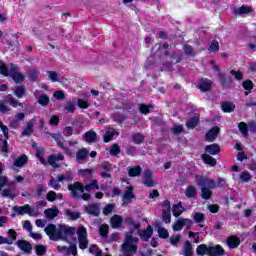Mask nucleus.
Instances as JSON below:
<instances>
[{
	"label": "nucleus",
	"instance_id": "nucleus-1",
	"mask_svg": "<svg viewBox=\"0 0 256 256\" xmlns=\"http://www.w3.org/2000/svg\"><path fill=\"white\" fill-rule=\"evenodd\" d=\"M93 190H99V181L92 180L91 183L86 184L85 186L81 182H74L73 184L68 185V191L71 192V197L73 199H80L81 194L87 191L88 193Z\"/></svg>",
	"mask_w": 256,
	"mask_h": 256
},
{
	"label": "nucleus",
	"instance_id": "nucleus-2",
	"mask_svg": "<svg viewBox=\"0 0 256 256\" xmlns=\"http://www.w3.org/2000/svg\"><path fill=\"white\" fill-rule=\"evenodd\" d=\"M197 185L201 189V197L206 201L213 197V191H211V189H215V187H217L215 180L208 177H200L197 180Z\"/></svg>",
	"mask_w": 256,
	"mask_h": 256
},
{
	"label": "nucleus",
	"instance_id": "nucleus-3",
	"mask_svg": "<svg viewBox=\"0 0 256 256\" xmlns=\"http://www.w3.org/2000/svg\"><path fill=\"white\" fill-rule=\"evenodd\" d=\"M8 105H11V107L17 108V107H22L23 108V103L19 102L13 95H8L4 100L0 101V113H9L11 111V108Z\"/></svg>",
	"mask_w": 256,
	"mask_h": 256
},
{
	"label": "nucleus",
	"instance_id": "nucleus-4",
	"mask_svg": "<svg viewBox=\"0 0 256 256\" xmlns=\"http://www.w3.org/2000/svg\"><path fill=\"white\" fill-rule=\"evenodd\" d=\"M78 235V247L82 251H85L89 247V240L87 239V228L85 226H79L77 229Z\"/></svg>",
	"mask_w": 256,
	"mask_h": 256
},
{
	"label": "nucleus",
	"instance_id": "nucleus-5",
	"mask_svg": "<svg viewBox=\"0 0 256 256\" xmlns=\"http://www.w3.org/2000/svg\"><path fill=\"white\" fill-rule=\"evenodd\" d=\"M131 236H125V241L122 244V256H133L137 253V246L131 243Z\"/></svg>",
	"mask_w": 256,
	"mask_h": 256
},
{
	"label": "nucleus",
	"instance_id": "nucleus-6",
	"mask_svg": "<svg viewBox=\"0 0 256 256\" xmlns=\"http://www.w3.org/2000/svg\"><path fill=\"white\" fill-rule=\"evenodd\" d=\"M44 231L46 235L49 237L50 241H59L61 239V230L57 228L55 224H48Z\"/></svg>",
	"mask_w": 256,
	"mask_h": 256
},
{
	"label": "nucleus",
	"instance_id": "nucleus-7",
	"mask_svg": "<svg viewBox=\"0 0 256 256\" xmlns=\"http://www.w3.org/2000/svg\"><path fill=\"white\" fill-rule=\"evenodd\" d=\"M77 233L76 227H70L67 225H60V239H63V241H67L68 239H71Z\"/></svg>",
	"mask_w": 256,
	"mask_h": 256
},
{
	"label": "nucleus",
	"instance_id": "nucleus-8",
	"mask_svg": "<svg viewBox=\"0 0 256 256\" xmlns=\"http://www.w3.org/2000/svg\"><path fill=\"white\" fill-rule=\"evenodd\" d=\"M213 87V81L209 78H200L198 81L197 88L201 91V93H207L211 91Z\"/></svg>",
	"mask_w": 256,
	"mask_h": 256
},
{
	"label": "nucleus",
	"instance_id": "nucleus-9",
	"mask_svg": "<svg viewBox=\"0 0 256 256\" xmlns=\"http://www.w3.org/2000/svg\"><path fill=\"white\" fill-rule=\"evenodd\" d=\"M164 55L166 59H171V61H175L174 63L177 65V63H181L183 61V52L181 50L179 51H173L172 53L169 52V50L164 51Z\"/></svg>",
	"mask_w": 256,
	"mask_h": 256
},
{
	"label": "nucleus",
	"instance_id": "nucleus-10",
	"mask_svg": "<svg viewBox=\"0 0 256 256\" xmlns=\"http://www.w3.org/2000/svg\"><path fill=\"white\" fill-rule=\"evenodd\" d=\"M16 246L20 251H23V253H26V255H31L33 251V245H31V242L27 240H17Z\"/></svg>",
	"mask_w": 256,
	"mask_h": 256
},
{
	"label": "nucleus",
	"instance_id": "nucleus-11",
	"mask_svg": "<svg viewBox=\"0 0 256 256\" xmlns=\"http://www.w3.org/2000/svg\"><path fill=\"white\" fill-rule=\"evenodd\" d=\"M117 137H119V131L115 128L108 127L105 135L103 136V141L104 143H111V141H113V139H117Z\"/></svg>",
	"mask_w": 256,
	"mask_h": 256
},
{
	"label": "nucleus",
	"instance_id": "nucleus-12",
	"mask_svg": "<svg viewBox=\"0 0 256 256\" xmlns=\"http://www.w3.org/2000/svg\"><path fill=\"white\" fill-rule=\"evenodd\" d=\"M214 71H218L217 79L221 85V87H229L231 85V82L227 81V75L224 72H221L218 65H213Z\"/></svg>",
	"mask_w": 256,
	"mask_h": 256
},
{
	"label": "nucleus",
	"instance_id": "nucleus-13",
	"mask_svg": "<svg viewBox=\"0 0 256 256\" xmlns=\"http://www.w3.org/2000/svg\"><path fill=\"white\" fill-rule=\"evenodd\" d=\"M219 133H221V128H219V126L212 127L205 135L206 141H208V143H213L217 137H219Z\"/></svg>",
	"mask_w": 256,
	"mask_h": 256
},
{
	"label": "nucleus",
	"instance_id": "nucleus-14",
	"mask_svg": "<svg viewBox=\"0 0 256 256\" xmlns=\"http://www.w3.org/2000/svg\"><path fill=\"white\" fill-rule=\"evenodd\" d=\"M204 151L207 155H219L221 153V146L218 143L209 144L204 147Z\"/></svg>",
	"mask_w": 256,
	"mask_h": 256
},
{
	"label": "nucleus",
	"instance_id": "nucleus-15",
	"mask_svg": "<svg viewBox=\"0 0 256 256\" xmlns=\"http://www.w3.org/2000/svg\"><path fill=\"white\" fill-rule=\"evenodd\" d=\"M139 237L141 241L147 242L153 237V227L148 225L146 229L139 232Z\"/></svg>",
	"mask_w": 256,
	"mask_h": 256
},
{
	"label": "nucleus",
	"instance_id": "nucleus-16",
	"mask_svg": "<svg viewBox=\"0 0 256 256\" xmlns=\"http://www.w3.org/2000/svg\"><path fill=\"white\" fill-rule=\"evenodd\" d=\"M191 219L179 218L172 226L173 231H182L185 225H190Z\"/></svg>",
	"mask_w": 256,
	"mask_h": 256
},
{
	"label": "nucleus",
	"instance_id": "nucleus-17",
	"mask_svg": "<svg viewBox=\"0 0 256 256\" xmlns=\"http://www.w3.org/2000/svg\"><path fill=\"white\" fill-rule=\"evenodd\" d=\"M225 255V249L221 245L210 246L208 248V256H223Z\"/></svg>",
	"mask_w": 256,
	"mask_h": 256
},
{
	"label": "nucleus",
	"instance_id": "nucleus-18",
	"mask_svg": "<svg viewBox=\"0 0 256 256\" xmlns=\"http://www.w3.org/2000/svg\"><path fill=\"white\" fill-rule=\"evenodd\" d=\"M226 243L229 249H237L241 245V239L235 235H231L226 239Z\"/></svg>",
	"mask_w": 256,
	"mask_h": 256
},
{
	"label": "nucleus",
	"instance_id": "nucleus-19",
	"mask_svg": "<svg viewBox=\"0 0 256 256\" xmlns=\"http://www.w3.org/2000/svg\"><path fill=\"white\" fill-rule=\"evenodd\" d=\"M89 157V150L87 148L78 149L76 152V162L81 165L85 159Z\"/></svg>",
	"mask_w": 256,
	"mask_h": 256
},
{
	"label": "nucleus",
	"instance_id": "nucleus-20",
	"mask_svg": "<svg viewBox=\"0 0 256 256\" xmlns=\"http://www.w3.org/2000/svg\"><path fill=\"white\" fill-rule=\"evenodd\" d=\"M85 211L88 215L92 217H99L101 215V210L99 209V205L97 204H89L86 206Z\"/></svg>",
	"mask_w": 256,
	"mask_h": 256
},
{
	"label": "nucleus",
	"instance_id": "nucleus-21",
	"mask_svg": "<svg viewBox=\"0 0 256 256\" xmlns=\"http://www.w3.org/2000/svg\"><path fill=\"white\" fill-rule=\"evenodd\" d=\"M58 251L63 253L67 251V255L77 256V244H71L69 247L67 246H58Z\"/></svg>",
	"mask_w": 256,
	"mask_h": 256
},
{
	"label": "nucleus",
	"instance_id": "nucleus-22",
	"mask_svg": "<svg viewBox=\"0 0 256 256\" xmlns=\"http://www.w3.org/2000/svg\"><path fill=\"white\" fill-rule=\"evenodd\" d=\"M249 13H253V7L248 5H242L234 9V15H249Z\"/></svg>",
	"mask_w": 256,
	"mask_h": 256
},
{
	"label": "nucleus",
	"instance_id": "nucleus-23",
	"mask_svg": "<svg viewBox=\"0 0 256 256\" xmlns=\"http://www.w3.org/2000/svg\"><path fill=\"white\" fill-rule=\"evenodd\" d=\"M33 127H35V118L27 122L25 129L22 131V137H30L33 133Z\"/></svg>",
	"mask_w": 256,
	"mask_h": 256
},
{
	"label": "nucleus",
	"instance_id": "nucleus-24",
	"mask_svg": "<svg viewBox=\"0 0 256 256\" xmlns=\"http://www.w3.org/2000/svg\"><path fill=\"white\" fill-rule=\"evenodd\" d=\"M112 229H119L123 225V218L120 215L115 214L110 219Z\"/></svg>",
	"mask_w": 256,
	"mask_h": 256
},
{
	"label": "nucleus",
	"instance_id": "nucleus-25",
	"mask_svg": "<svg viewBox=\"0 0 256 256\" xmlns=\"http://www.w3.org/2000/svg\"><path fill=\"white\" fill-rule=\"evenodd\" d=\"M201 159L205 165H209L210 167H215L217 165V159L209 154H202Z\"/></svg>",
	"mask_w": 256,
	"mask_h": 256
},
{
	"label": "nucleus",
	"instance_id": "nucleus-26",
	"mask_svg": "<svg viewBox=\"0 0 256 256\" xmlns=\"http://www.w3.org/2000/svg\"><path fill=\"white\" fill-rule=\"evenodd\" d=\"M161 48L162 49H169V44L168 43H164L163 45H161V43H157L154 45V47L152 48V55L154 57H161Z\"/></svg>",
	"mask_w": 256,
	"mask_h": 256
},
{
	"label": "nucleus",
	"instance_id": "nucleus-27",
	"mask_svg": "<svg viewBox=\"0 0 256 256\" xmlns=\"http://www.w3.org/2000/svg\"><path fill=\"white\" fill-rule=\"evenodd\" d=\"M84 139L86 143H89V145H91V143H95V141H97V132L93 130L87 131L84 134Z\"/></svg>",
	"mask_w": 256,
	"mask_h": 256
},
{
	"label": "nucleus",
	"instance_id": "nucleus-28",
	"mask_svg": "<svg viewBox=\"0 0 256 256\" xmlns=\"http://www.w3.org/2000/svg\"><path fill=\"white\" fill-rule=\"evenodd\" d=\"M44 215L47 219H55L59 215V208L56 206L53 208H48L44 211Z\"/></svg>",
	"mask_w": 256,
	"mask_h": 256
},
{
	"label": "nucleus",
	"instance_id": "nucleus-29",
	"mask_svg": "<svg viewBox=\"0 0 256 256\" xmlns=\"http://www.w3.org/2000/svg\"><path fill=\"white\" fill-rule=\"evenodd\" d=\"M29 162V157L27 155H21L20 157L16 158L14 161V167H25Z\"/></svg>",
	"mask_w": 256,
	"mask_h": 256
},
{
	"label": "nucleus",
	"instance_id": "nucleus-30",
	"mask_svg": "<svg viewBox=\"0 0 256 256\" xmlns=\"http://www.w3.org/2000/svg\"><path fill=\"white\" fill-rule=\"evenodd\" d=\"M13 211L18 215H28L30 211V205L26 204L24 206H14Z\"/></svg>",
	"mask_w": 256,
	"mask_h": 256
},
{
	"label": "nucleus",
	"instance_id": "nucleus-31",
	"mask_svg": "<svg viewBox=\"0 0 256 256\" xmlns=\"http://www.w3.org/2000/svg\"><path fill=\"white\" fill-rule=\"evenodd\" d=\"M155 227L157 228L160 239H169V231L166 228L161 227L160 223H157Z\"/></svg>",
	"mask_w": 256,
	"mask_h": 256
},
{
	"label": "nucleus",
	"instance_id": "nucleus-32",
	"mask_svg": "<svg viewBox=\"0 0 256 256\" xmlns=\"http://www.w3.org/2000/svg\"><path fill=\"white\" fill-rule=\"evenodd\" d=\"M184 193L188 199H195V197H197V188L193 185H189Z\"/></svg>",
	"mask_w": 256,
	"mask_h": 256
},
{
	"label": "nucleus",
	"instance_id": "nucleus-33",
	"mask_svg": "<svg viewBox=\"0 0 256 256\" xmlns=\"http://www.w3.org/2000/svg\"><path fill=\"white\" fill-rule=\"evenodd\" d=\"M221 107L224 113H233V111H235V105L233 102L224 101L222 102Z\"/></svg>",
	"mask_w": 256,
	"mask_h": 256
},
{
	"label": "nucleus",
	"instance_id": "nucleus-34",
	"mask_svg": "<svg viewBox=\"0 0 256 256\" xmlns=\"http://www.w3.org/2000/svg\"><path fill=\"white\" fill-rule=\"evenodd\" d=\"M10 77L16 84L23 83V81H25V74L19 73L17 71L11 72Z\"/></svg>",
	"mask_w": 256,
	"mask_h": 256
},
{
	"label": "nucleus",
	"instance_id": "nucleus-35",
	"mask_svg": "<svg viewBox=\"0 0 256 256\" xmlns=\"http://www.w3.org/2000/svg\"><path fill=\"white\" fill-rule=\"evenodd\" d=\"M242 87L245 90L244 95H249V91H252V89L255 87V84H253V81L250 79L244 80L242 82Z\"/></svg>",
	"mask_w": 256,
	"mask_h": 256
},
{
	"label": "nucleus",
	"instance_id": "nucleus-36",
	"mask_svg": "<svg viewBox=\"0 0 256 256\" xmlns=\"http://www.w3.org/2000/svg\"><path fill=\"white\" fill-rule=\"evenodd\" d=\"M131 199H135V194L133 193V186H127L123 194V201H131Z\"/></svg>",
	"mask_w": 256,
	"mask_h": 256
},
{
	"label": "nucleus",
	"instance_id": "nucleus-37",
	"mask_svg": "<svg viewBox=\"0 0 256 256\" xmlns=\"http://www.w3.org/2000/svg\"><path fill=\"white\" fill-rule=\"evenodd\" d=\"M56 181H58L59 183H63V181L71 182L73 181V173H71V171H67L65 175L60 174L57 176Z\"/></svg>",
	"mask_w": 256,
	"mask_h": 256
},
{
	"label": "nucleus",
	"instance_id": "nucleus-38",
	"mask_svg": "<svg viewBox=\"0 0 256 256\" xmlns=\"http://www.w3.org/2000/svg\"><path fill=\"white\" fill-rule=\"evenodd\" d=\"M196 255L205 256L209 255V247L206 244H200L196 248Z\"/></svg>",
	"mask_w": 256,
	"mask_h": 256
},
{
	"label": "nucleus",
	"instance_id": "nucleus-39",
	"mask_svg": "<svg viewBox=\"0 0 256 256\" xmlns=\"http://www.w3.org/2000/svg\"><path fill=\"white\" fill-rule=\"evenodd\" d=\"M28 77H29V81H31V83L37 82L39 79V71H37V69H35V68H31L28 71Z\"/></svg>",
	"mask_w": 256,
	"mask_h": 256
},
{
	"label": "nucleus",
	"instance_id": "nucleus-40",
	"mask_svg": "<svg viewBox=\"0 0 256 256\" xmlns=\"http://www.w3.org/2000/svg\"><path fill=\"white\" fill-rule=\"evenodd\" d=\"M172 213L174 217H180L183 214V203L179 202L178 204L173 205Z\"/></svg>",
	"mask_w": 256,
	"mask_h": 256
},
{
	"label": "nucleus",
	"instance_id": "nucleus-41",
	"mask_svg": "<svg viewBox=\"0 0 256 256\" xmlns=\"http://www.w3.org/2000/svg\"><path fill=\"white\" fill-rule=\"evenodd\" d=\"M25 93H27V90L25 89V86H16L14 90V95L18 99H23L25 97Z\"/></svg>",
	"mask_w": 256,
	"mask_h": 256
},
{
	"label": "nucleus",
	"instance_id": "nucleus-42",
	"mask_svg": "<svg viewBox=\"0 0 256 256\" xmlns=\"http://www.w3.org/2000/svg\"><path fill=\"white\" fill-rule=\"evenodd\" d=\"M141 171H143L141 166H135L128 170V175L129 177H140Z\"/></svg>",
	"mask_w": 256,
	"mask_h": 256
},
{
	"label": "nucleus",
	"instance_id": "nucleus-43",
	"mask_svg": "<svg viewBox=\"0 0 256 256\" xmlns=\"http://www.w3.org/2000/svg\"><path fill=\"white\" fill-rule=\"evenodd\" d=\"M238 129L242 133L243 137H249V126L245 122H240L238 124Z\"/></svg>",
	"mask_w": 256,
	"mask_h": 256
},
{
	"label": "nucleus",
	"instance_id": "nucleus-44",
	"mask_svg": "<svg viewBox=\"0 0 256 256\" xmlns=\"http://www.w3.org/2000/svg\"><path fill=\"white\" fill-rule=\"evenodd\" d=\"M89 253H91V255H95V256H103V250H101L99 248V246H97V244L90 245Z\"/></svg>",
	"mask_w": 256,
	"mask_h": 256
},
{
	"label": "nucleus",
	"instance_id": "nucleus-45",
	"mask_svg": "<svg viewBox=\"0 0 256 256\" xmlns=\"http://www.w3.org/2000/svg\"><path fill=\"white\" fill-rule=\"evenodd\" d=\"M145 141V136L141 133H134L132 134V142L135 143V145H141Z\"/></svg>",
	"mask_w": 256,
	"mask_h": 256
},
{
	"label": "nucleus",
	"instance_id": "nucleus-46",
	"mask_svg": "<svg viewBox=\"0 0 256 256\" xmlns=\"http://www.w3.org/2000/svg\"><path fill=\"white\" fill-rule=\"evenodd\" d=\"M153 104H140L139 105V111L140 113H142L143 115H149V113H151V109H153Z\"/></svg>",
	"mask_w": 256,
	"mask_h": 256
},
{
	"label": "nucleus",
	"instance_id": "nucleus-47",
	"mask_svg": "<svg viewBox=\"0 0 256 256\" xmlns=\"http://www.w3.org/2000/svg\"><path fill=\"white\" fill-rule=\"evenodd\" d=\"M184 256H193V244L189 240L184 244Z\"/></svg>",
	"mask_w": 256,
	"mask_h": 256
},
{
	"label": "nucleus",
	"instance_id": "nucleus-48",
	"mask_svg": "<svg viewBox=\"0 0 256 256\" xmlns=\"http://www.w3.org/2000/svg\"><path fill=\"white\" fill-rule=\"evenodd\" d=\"M199 125V116H194L189 121L186 122V127L188 129H195Z\"/></svg>",
	"mask_w": 256,
	"mask_h": 256
},
{
	"label": "nucleus",
	"instance_id": "nucleus-49",
	"mask_svg": "<svg viewBox=\"0 0 256 256\" xmlns=\"http://www.w3.org/2000/svg\"><path fill=\"white\" fill-rule=\"evenodd\" d=\"M38 103L42 107H47V105L50 103L49 96L47 94H41L38 98Z\"/></svg>",
	"mask_w": 256,
	"mask_h": 256
},
{
	"label": "nucleus",
	"instance_id": "nucleus-50",
	"mask_svg": "<svg viewBox=\"0 0 256 256\" xmlns=\"http://www.w3.org/2000/svg\"><path fill=\"white\" fill-rule=\"evenodd\" d=\"M0 75L9 77V68L7 67V64L3 62V60H0Z\"/></svg>",
	"mask_w": 256,
	"mask_h": 256
},
{
	"label": "nucleus",
	"instance_id": "nucleus-51",
	"mask_svg": "<svg viewBox=\"0 0 256 256\" xmlns=\"http://www.w3.org/2000/svg\"><path fill=\"white\" fill-rule=\"evenodd\" d=\"M162 220L166 224L171 223V210L169 209L162 210Z\"/></svg>",
	"mask_w": 256,
	"mask_h": 256
},
{
	"label": "nucleus",
	"instance_id": "nucleus-52",
	"mask_svg": "<svg viewBox=\"0 0 256 256\" xmlns=\"http://www.w3.org/2000/svg\"><path fill=\"white\" fill-rule=\"evenodd\" d=\"M35 252L37 256H43L47 254V246L45 245H36Z\"/></svg>",
	"mask_w": 256,
	"mask_h": 256
},
{
	"label": "nucleus",
	"instance_id": "nucleus-53",
	"mask_svg": "<svg viewBox=\"0 0 256 256\" xmlns=\"http://www.w3.org/2000/svg\"><path fill=\"white\" fill-rule=\"evenodd\" d=\"M251 179H253V176H251V173H249L247 171L241 172L240 181H242V183H249V181H251Z\"/></svg>",
	"mask_w": 256,
	"mask_h": 256
},
{
	"label": "nucleus",
	"instance_id": "nucleus-54",
	"mask_svg": "<svg viewBox=\"0 0 256 256\" xmlns=\"http://www.w3.org/2000/svg\"><path fill=\"white\" fill-rule=\"evenodd\" d=\"M210 53H219V41L212 40L210 46L208 47Z\"/></svg>",
	"mask_w": 256,
	"mask_h": 256
},
{
	"label": "nucleus",
	"instance_id": "nucleus-55",
	"mask_svg": "<svg viewBox=\"0 0 256 256\" xmlns=\"http://www.w3.org/2000/svg\"><path fill=\"white\" fill-rule=\"evenodd\" d=\"M65 215L71 219V221H77L81 217V213L66 210Z\"/></svg>",
	"mask_w": 256,
	"mask_h": 256
},
{
	"label": "nucleus",
	"instance_id": "nucleus-56",
	"mask_svg": "<svg viewBox=\"0 0 256 256\" xmlns=\"http://www.w3.org/2000/svg\"><path fill=\"white\" fill-rule=\"evenodd\" d=\"M183 51L185 55H188V57H195V51L193 50V46L186 44L183 46Z\"/></svg>",
	"mask_w": 256,
	"mask_h": 256
},
{
	"label": "nucleus",
	"instance_id": "nucleus-57",
	"mask_svg": "<svg viewBox=\"0 0 256 256\" xmlns=\"http://www.w3.org/2000/svg\"><path fill=\"white\" fill-rule=\"evenodd\" d=\"M113 119L118 125H123V122L127 120V116L125 114H115Z\"/></svg>",
	"mask_w": 256,
	"mask_h": 256
},
{
	"label": "nucleus",
	"instance_id": "nucleus-58",
	"mask_svg": "<svg viewBox=\"0 0 256 256\" xmlns=\"http://www.w3.org/2000/svg\"><path fill=\"white\" fill-rule=\"evenodd\" d=\"M99 235L100 237H107L109 235V225L102 224L99 228Z\"/></svg>",
	"mask_w": 256,
	"mask_h": 256
},
{
	"label": "nucleus",
	"instance_id": "nucleus-59",
	"mask_svg": "<svg viewBox=\"0 0 256 256\" xmlns=\"http://www.w3.org/2000/svg\"><path fill=\"white\" fill-rule=\"evenodd\" d=\"M8 235L11 236V238H8V245H13L14 241H17V231L15 229H9L8 230Z\"/></svg>",
	"mask_w": 256,
	"mask_h": 256
},
{
	"label": "nucleus",
	"instance_id": "nucleus-60",
	"mask_svg": "<svg viewBox=\"0 0 256 256\" xmlns=\"http://www.w3.org/2000/svg\"><path fill=\"white\" fill-rule=\"evenodd\" d=\"M119 153H121V148L119 147V144H113L110 148V155H112V157H117Z\"/></svg>",
	"mask_w": 256,
	"mask_h": 256
},
{
	"label": "nucleus",
	"instance_id": "nucleus-61",
	"mask_svg": "<svg viewBox=\"0 0 256 256\" xmlns=\"http://www.w3.org/2000/svg\"><path fill=\"white\" fill-rule=\"evenodd\" d=\"M125 151H126V155H129L130 157H135V155H137V147L133 145L127 146Z\"/></svg>",
	"mask_w": 256,
	"mask_h": 256
},
{
	"label": "nucleus",
	"instance_id": "nucleus-62",
	"mask_svg": "<svg viewBox=\"0 0 256 256\" xmlns=\"http://www.w3.org/2000/svg\"><path fill=\"white\" fill-rule=\"evenodd\" d=\"M100 169H103L104 172H111L113 171V165L107 161H104L100 164Z\"/></svg>",
	"mask_w": 256,
	"mask_h": 256
},
{
	"label": "nucleus",
	"instance_id": "nucleus-63",
	"mask_svg": "<svg viewBox=\"0 0 256 256\" xmlns=\"http://www.w3.org/2000/svg\"><path fill=\"white\" fill-rule=\"evenodd\" d=\"M48 163L53 167L54 169L59 168V164H57V158H55V154H52L48 157Z\"/></svg>",
	"mask_w": 256,
	"mask_h": 256
},
{
	"label": "nucleus",
	"instance_id": "nucleus-64",
	"mask_svg": "<svg viewBox=\"0 0 256 256\" xmlns=\"http://www.w3.org/2000/svg\"><path fill=\"white\" fill-rule=\"evenodd\" d=\"M195 223H203L205 221V214L198 212L194 215Z\"/></svg>",
	"mask_w": 256,
	"mask_h": 256
}]
</instances>
